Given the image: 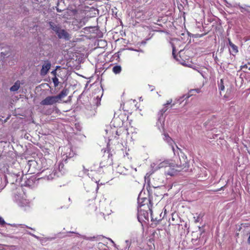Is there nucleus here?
<instances>
[{
  "label": "nucleus",
  "instance_id": "obj_1",
  "mask_svg": "<svg viewBox=\"0 0 250 250\" xmlns=\"http://www.w3.org/2000/svg\"><path fill=\"white\" fill-rule=\"evenodd\" d=\"M180 163H173L174 167H167L165 170V173L167 175L173 176L175 175L177 172L181 171H187L189 168V164L186 157L182 156V158H179Z\"/></svg>",
  "mask_w": 250,
  "mask_h": 250
},
{
  "label": "nucleus",
  "instance_id": "obj_2",
  "mask_svg": "<svg viewBox=\"0 0 250 250\" xmlns=\"http://www.w3.org/2000/svg\"><path fill=\"white\" fill-rule=\"evenodd\" d=\"M65 169L64 168L63 164L60 163L58 168L53 170L49 175L46 176L44 179L47 180H52L56 177L62 175L65 173Z\"/></svg>",
  "mask_w": 250,
  "mask_h": 250
},
{
  "label": "nucleus",
  "instance_id": "obj_3",
  "mask_svg": "<svg viewBox=\"0 0 250 250\" xmlns=\"http://www.w3.org/2000/svg\"><path fill=\"white\" fill-rule=\"evenodd\" d=\"M151 166L152 167V168H153L155 170H156L163 167L167 169V167H171L172 166L174 167V166L173 165V163L169 160L164 161L159 163H158V162H156V163H153L151 165Z\"/></svg>",
  "mask_w": 250,
  "mask_h": 250
},
{
  "label": "nucleus",
  "instance_id": "obj_4",
  "mask_svg": "<svg viewBox=\"0 0 250 250\" xmlns=\"http://www.w3.org/2000/svg\"><path fill=\"white\" fill-rule=\"evenodd\" d=\"M15 200L17 204L21 207L29 206V202L26 199V196L24 194L16 195L15 196Z\"/></svg>",
  "mask_w": 250,
  "mask_h": 250
},
{
  "label": "nucleus",
  "instance_id": "obj_5",
  "mask_svg": "<svg viewBox=\"0 0 250 250\" xmlns=\"http://www.w3.org/2000/svg\"><path fill=\"white\" fill-rule=\"evenodd\" d=\"M59 103L56 96H49L42 100L40 104L42 105H51Z\"/></svg>",
  "mask_w": 250,
  "mask_h": 250
},
{
  "label": "nucleus",
  "instance_id": "obj_6",
  "mask_svg": "<svg viewBox=\"0 0 250 250\" xmlns=\"http://www.w3.org/2000/svg\"><path fill=\"white\" fill-rule=\"evenodd\" d=\"M132 170H134L135 172L137 171L136 168L134 169L132 167L127 168L125 167L122 166H118L117 168V172L121 174L124 175L128 174L130 172V171Z\"/></svg>",
  "mask_w": 250,
  "mask_h": 250
},
{
  "label": "nucleus",
  "instance_id": "obj_7",
  "mask_svg": "<svg viewBox=\"0 0 250 250\" xmlns=\"http://www.w3.org/2000/svg\"><path fill=\"white\" fill-rule=\"evenodd\" d=\"M51 66V62L49 61H45L41 70V75H45L48 73L49 70L50 69Z\"/></svg>",
  "mask_w": 250,
  "mask_h": 250
},
{
  "label": "nucleus",
  "instance_id": "obj_8",
  "mask_svg": "<svg viewBox=\"0 0 250 250\" xmlns=\"http://www.w3.org/2000/svg\"><path fill=\"white\" fill-rule=\"evenodd\" d=\"M60 39H64L65 40H69L70 38V35L64 29H60L58 31V33L56 34Z\"/></svg>",
  "mask_w": 250,
  "mask_h": 250
},
{
  "label": "nucleus",
  "instance_id": "obj_9",
  "mask_svg": "<svg viewBox=\"0 0 250 250\" xmlns=\"http://www.w3.org/2000/svg\"><path fill=\"white\" fill-rule=\"evenodd\" d=\"M138 219L139 221H144V219L148 220V213L144 210H138Z\"/></svg>",
  "mask_w": 250,
  "mask_h": 250
},
{
  "label": "nucleus",
  "instance_id": "obj_10",
  "mask_svg": "<svg viewBox=\"0 0 250 250\" xmlns=\"http://www.w3.org/2000/svg\"><path fill=\"white\" fill-rule=\"evenodd\" d=\"M68 92L69 90L67 89L64 88L58 95L56 96L59 103L62 98H64L68 95Z\"/></svg>",
  "mask_w": 250,
  "mask_h": 250
},
{
  "label": "nucleus",
  "instance_id": "obj_11",
  "mask_svg": "<svg viewBox=\"0 0 250 250\" xmlns=\"http://www.w3.org/2000/svg\"><path fill=\"white\" fill-rule=\"evenodd\" d=\"M164 140L167 142L169 145H170L171 146V148L174 153V148L173 146V144H174L173 141L172 140V139L169 136V135L167 134H164Z\"/></svg>",
  "mask_w": 250,
  "mask_h": 250
},
{
  "label": "nucleus",
  "instance_id": "obj_12",
  "mask_svg": "<svg viewBox=\"0 0 250 250\" xmlns=\"http://www.w3.org/2000/svg\"><path fill=\"white\" fill-rule=\"evenodd\" d=\"M49 24L50 28L56 33H58V31H60L61 27L59 25L55 24L52 21H49Z\"/></svg>",
  "mask_w": 250,
  "mask_h": 250
},
{
  "label": "nucleus",
  "instance_id": "obj_13",
  "mask_svg": "<svg viewBox=\"0 0 250 250\" xmlns=\"http://www.w3.org/2000/svg\"><path fill=\"white\" fill-rule=\"evenodd\" d=\"M172 102V100L169 99L167 101V103L164 104V107L160 111V113L161 115H163L164 113H165L168 109V105L170 104Z\"/></svg>",
  "mask_w": 250,
  "mask_h": 250
},
{
  "label": "nucleus",
  "instance_id": "obj_14",
  "mask_svg": "<svg viewBox=\"0 0 250 250\" xmlns=\"http://www.w3.org/2000/svg\"><path fill=\"white\" fill-rule=\"evenodd\" d=\"M20 82L19 81H16L14 84L10 88L11 91H17L20 87Z\"/></svg>",
  "mask_w": 250,
  "mask_h": 250
},
{
  "label": "nucleus",
  "instance_id": "obj_15",
  "mask_svg": "<svg viewBox=\"0 0 250 250\" xmlns=\"http://www.w3.org/2000/svg\"><path fill=\"white\" fill-rule=\"evenodd\" d=\"M113 72L116 74H119L122 71V67L120 65H115L112 68Z\"/></svg>",
  "mask_w": 250,
  "mask_h": 250
},
{
  "label": "nucleus",
  "instance_id": "obj_16",
  "mask_svg": "<svg viewBox=\"0 0 250 250\" xmlns=\"http://www.w3.org/2000/svg\"><path fill=\"white\" fill-rule=\"evenodd\" d=\"M86 19L85 18H83L82 19H81L80 20V21H77V22L79 23V25H78V26L79 28L83 26V25H84L85 24V22H86Z\"/></svg>",
  "mask_w": 250,
  "mask_h": 250
},
{
  "label": "nucleus",
  "instance_id": "obj_17",
  "mask_svg": "<svg viewBox=\"0 0 250 250\" xmlns=\"http://www.w3.org/2000/svg\"><path fill=\"white\" fill-rule=\"evenodd\" d=\"M131 240H127L125 241V250H129V249L131 245Z\"/></svg>",
  "mask_w": 250,
  "mask_h": 250
},
{
  "label": "nucleus",
  "instance_id": "obj_18",
  "mask_svg": "<svg viewBox=\"0 0 250 250\" xmlns=\"http://www.w3.org/2000/svg\"><path fill=\"white\" fill-rule=\"evenodd\" d=\"M229 45L231 47V48L235 51V52H237V47L234 45L233 43H232L229 40Z\"/></svg>",
  "mask_w": 250,
  "mask_h": 250
},
{
  "label": "nucleus",
  "instance_id": "obj_19",
  "mask_svg": "<svg viewBox=\"0 0 250 250\" xmlns=\"http://www.w3.org/2000/svg\"><path fill=\"white\" fill-rule=\"evenodd\" d=\"M36 164V162L34 161H31L29 162V168L28 171L30 172V174L34 173L35 172L33 171V170L31 168V166L32 165L34 166Z\"/></svg>",
  "mask_w": 250,
  "mask_h": 250
},
{
  "label": "nucleus",
  "instance_id": "obj_20",
  "mask_svg": "<svg viewBox=\"0 0 250 250\" xmlns=\"http://www.w3.org/2000/svg\"><path fill=\"white\" fill-rule=\"evenodd\" d=\"M52 81L54 83V85L55 87H57L59 85V80L56 76H55V77L52 78Z\"/></svg>",
  "mask_w": 250,
  "mask_h": 250
},
{
  "label": "nucleus",
  "instance_id": "obj_21",
  "mask_svg": "<svg viewBox=\"0 0 250 250\" xmlns=\"http://www.w3.org/2000/svg\"><path fill=\"white\" fill-rule=\"evenodd\" d=\"M61 3H63L62 0L60 1H59L57 3V6H56V10L58 12H61L63 10V9L59 8V6L61 5Z\"/></svg>",
  "mask_w": 250,
  "mask_h": 250
},
{
  "label": "nucleus",
  "instance_id": "obj_22",
  "mask_svg": "<svg viewBox=\"0 0 250 250\" xmlns=\"http://www.w3.org/2000/svg\"><path fill=\"white\" fill-rule=\"evenodd\" d=\"M219 88L220 90L222 91L224 90L225 89V86L223 83V80L222 79L220 80V82L219 83Z\"/></svg>",
  "mask_w": 250,
  "mask_h": 250
},
{
  "label": "nucleus",
  "instance_id": "obj_23",
  "mask_svg": "<svg viewBox=\"0 0 250 250\" xmlns=\"http://www.w3.org/2000/svg\"><path fill=\"white\" fill-rule=\"evenodd\" d=\"M172 46V55L175 59H176V56L175 55V47L173 45V43L171 42Z\"/></svg>",
  "mask_w": 250,
  "mask_h": 250
},
{
  "label": "nucleus",
  "instance_id": "obj_24",
  "mask_svg": "<svg viewBox=\"0 0 250 250\" xmlns=\"http://www.w3.org/2000/svg\"><path fill=\"white\" fill-rule=\"evenodd\" d=\"M5 224V222L4 219L0 216V225H4Z\"/></svg>",
  "mask_w": 250,
  "mask_h": 250
},
{
  "label": "nucleus",
  "instance_id": "obj_25",
  "mask_svg": "<svg viewBox=\"0 0 250 250\" xmlns=\"http://www.w3.org/2000/svg\"><path fill=\"white\" fill-rule=\"evenodd\" d=\"M82 237L83 239H87V240H92L93 239L95 238V237H86L85 236H82Z\"/></svg>",
  "mask_w": 250,
  "mask_h": 250
},
{
  "label": "nucleus",
  "instance_id": "obj_26",
  "mask_svg": "<svg viewBox=\"0 0 250 250\" xmlns=\"http://www.w3.org/2000/svg\"><path fill=\"white\" fill-rule=\"evenodd\" d=\"M108 240H109L112 244H113V245L114 246V247H116V244H115L114 242L110 238H107Z\"/></svg>",
  "mask_w": 250,
  "mask_h": 250
},
{
  "label": "nucleus",
  "instance_id": "obj_27",
  "mask_svg": "<svg viewBox=\"0 0 250 250\" xmlns=\"http://www.w3.org/2000/svg\"><path fill=\"white\" fill-rule=\"evenodd\" d=\"M99 182H100V181H95V182L97 184V188H96L97 190L99 189V185H100Z\"/></svg>",
  "mask_w": 250,
  "mask_h": 250
},
{
  "label": "nucleus",
  "instance_id": "obj_28",
  "mask_svg": "<svg viewBox=\"0 0 250 250\" xmlns=\"http://www.w3.org/2000/svg\"><path fill=\"white\" fill-rule=\"evenodd\" d=\"M28 234H29V235L32 236L33 237H34L35 238H38V237L36 235H35V234H34L30 232H28Z\"/></svg>",
  "mask_w": 250,
  "mask_h": 250
},
{
  "label": "nucleus",
  "instance_id": "obj_29",
  "mask_svg": "<svg viewBox=\"0 0 250 250\" xmlns=\"http://www.w3.org/2000/svg\"><path fill=\"white\" fill-rule=\"evenodd\" d=\"M248 244H250V235L248 239Z\"/></svg>",
  "mask_w": 250,
  "mask_h": 250
},
{
  "label": "nucleus",
  "instance_id": "obj_30",
  "mask_svg": "<svg viewBox=\"0 0 250 250\" xmlns=\"http://www.w3.org/2000/svg\"><path fill=\"white\" fill-rule=\"evenodd\" d=\"M149 210H150V213H151V219L153 220L154 219H153V217L152 216V210L151 209H149Z\"/></svg>",
  "mask_w": 250,
  "mask_h": 250
},
{
  "label": "nucleus",
  "instance_id": "obj_31",
  "mask_svg": "<svg viewBox=\"0 0 250 250\" xmlns=\"http://www.w3.org/2000/svg\"><path fill=\"white\" fill-rule=\"evenodd\" d=\"M52 74H53V75H56V70H53L51 72Z\"/></svg>",
  "mask_w": 250,
  "mask_h": 250
},
{
  "label": "nucleus",
  "instance_id": "obj_32",
  "mask_svg": "<svg viewBox=\"0 0 250 250\" xmlns=\"http://www.w3.org/2000/svg\"><path fill=\"white\" fill-rule=\"evenodd\" d=\"M195 91H196V92H197V93L200 92V90H199V89H195ZM194 91V90H193H193H191V91Z\"/></svg>",
  "mask_w": 250,
  "mask_h": 250
},
{
  "label": "nucleus",
  "instance_id": "obj_33",
  "mask_svg": "<svg viewBox=\"0 0 250 250\" xmlns=\"http://www.w3.org/2000/svg\"><path fill=\"white\" fill-rule=\"evenodd\" d=\"M11 226H13V227H17V225L16 224H13V225H11V224H10Z\"/></svg>",
  "mask_w": 250,
  "mask_h": 250
},
{
  "label": "nucleus",
  "instance_id": "obj_34",
  "mask_svg": "<svg viewBox=\"0 0 250 250\" xmlns=\"http://www.w3.org/2000/svg\"><path fill=\"white\" fill-rule=\"evenodd\" d=\"M26 228H29V229H33L32 228L28 227L27 226H26Z\"/></svg>",
  "mask_w": 250,
  "mask_h": 250
},
{
  "label": "nucleus",
  "instance_id": "obj_35",
  "mask_svg": "<svg viewBox=\"0 0 250 250\" xmlns=\"http://www.w3.org/2000/svg\"><path fill=\"white\" fill-rule=\"evenodd\" d=\"M155 219L156 220H157H157H161V218L158 219H157V218H155Z\"/></svg>",
  "mask_w": 250,
  "mask_h": 250
},
{
  "label": "nucleus",
  "instance_id": "obj_36",
  "mask_svg": "<svg viewBox=\"0 0 250 250\" xmlns=\"http://www.w3.org/2000/svg\"><path fill=\"white\" fill-rule=\"evenodd\" d=\"M248 51L250 52V46H249V47Z\"/></svg>",
  "mask_w": 250,
  "mask_h": 250
},
{
  "label": "nucleus",
  "instance_id": "obj_37",
  "mask_svg": "<svg viewBox=\"0 0 250 250\" xmlns=\"http://www.w3.org/2000/svg\"><path fill=\"white\" fill-rule=\"evenodd\" d=\"M153 89H154V88H153V87H152V88L151 89V91L153 90Z\"/></svg>",
  "mask_w": 250,
  "mask_h": 250
},
{
  "label": "nucleus",
  "instance_id": "obj_38",
  "mask_svg": "<svg viewBox=\"0 0 250 250\" xmlns=\"http://www.w3.org/2000/svg\"><path fill=\"white\" fill-rule=\"evenodd\" d=\"M138 203L140 204V199H138Z\"/></svg>",
  "mask_w": 250,
  "mask_h": 250
},
{
  "label": "nucleus",
  "instance_id": "obj_39",
  "mask_svg": "<svg viewBox=\"0 0 250 250\" xmlns=\"http://www.w3.org/2000/svg\"><path fill=\"white\" fill-rule=\"evenodd\" d=\"M249 69L250 70V67L249 68Z\"/></svg>",
  "mask_w": 250,
  "mask_h": 250
}]
</instances>
